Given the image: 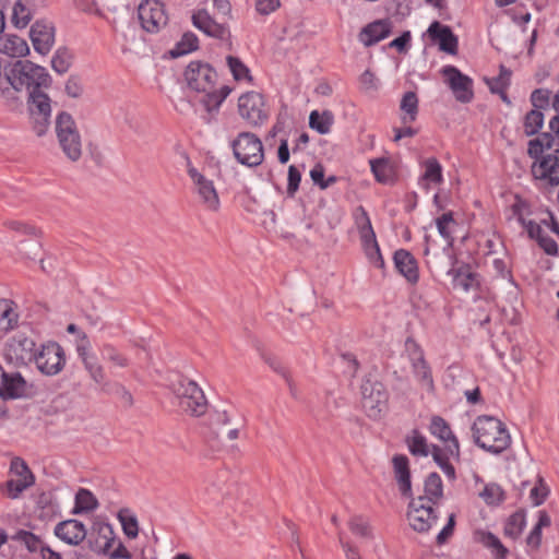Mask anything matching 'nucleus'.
<instances>
[{"instance_id": "obj_14", "label": "nucleus", "mask_w": 559, "mask_h": 559, "mask_svg": "<svg viewBox=\"0 0 559 559\" xmlns=\"http://www.w3.org/2000/svg\"><path fill=\"white\" fill-rule=\"evenodd\" d=\"M425 499H412L408 504L407 520L411 527L419 533L428 532L438 520L432 507Z\"/></svg>"}, {"instance_id": "obj_58", "label": "nucleus", "mask_w": 559, "mask_h": 559, "mask_svg": "<svg viewBox=\"0 0 559 559\" xmlns=\"http://www.w3.org/2000/svg\"><path fill=\"white\" fill-rule=\"evenodd\" d=\"M10 471L16 475L19 478H22L24 480H28V476L31 477L32 484L35 483V477L33 473L31 472L27 464L20 457H14L11 461Z\"/></svg>"}, {"instance_id": "obj_42", "label": "nucleus", "mask_w": 559, "mask_h": 559, "mask_svg": "<svg viewBox=\"0 0 559 559\" xmlns=\"http://www.w3.org/2000/svg\"><path fill=\"white\" fill-rule=\"evenodd\" d=\"M98 507L97 499L95 496L85 488L79 489V491L75 495V506L73 513H86L90 511L95 510Z\"/></svg>"}, {"instance_id": "obj_32", "label": "nucleus", "mask_w": 559, "mask_h": 559, "mask_svg": "<svg viewBox=\"0 0 559 559\" xmlns=\"http://www.w3.org/2000/svg\"><path fill=\"white\" fill-rule=\"evenodd\" d=\"M476 540L491 551L493 559H507L509 550L493 533L488 531H477Z\"/></svg>"}, {"instance_id": "obj_7", "label": "nucleus", "mask_w": 559, "mask_h": 559, "mask_svg": "<svg viewBox=\"0 0 559 559\" xmlns=\"http://www.w3.org/2000/svg\"><path fill=\"white\" fill-rule=\"evenodd\" d=\"M361 403L366 415L371 419H380L388 409L389 393L384 384L370 377L364 379Z\"/></svg>"}, {"instance_id": "obj_27", "label": "nucleus", "mask_w": 559, "mask_h": 559, "mask_svg": "<svg viewBox=\"0 0 559 559\" xmlns=\"http://www.w3.org/2000/svg\"><path fill=\"white\" fill-rule=\"evenodd\" d=\"M392 29L390 20H377L366 25L360 34L359 40L366 46L370 47L386 38Z\"/></svg>"}, {"instance_id": "obj_9", "label": "nucleus", "mask_w": 559, "mask_h": 559, "mask_svg": "<svg viewBox=\"0 0 559 559\" xmlns=\"http://www.w3.org/2000/svg\"><path fill=\"white\" fill-rule=\"evenodd\" d=\"M405 349L415 379L427 392H432L435 390V381L431 368L425 358L424 349L415 340L411 337H408L405 342Z\"/></svg>"}, {"instance_id": "obj_2", "label": "nucleus", "mask_w": 559, "mask_h": 559, "mask_svg": "<svg viewBox=\"0 0 559 559\" xmlns=\"http://www.w3.org/2000/svg\"><path fill=\"white\" fill-rule=\"evenodd\" d=\"M185 79L189 88L204 95L201 103L206 115L202 116V119L210 123L231 90L227 85L216 87L217 72L209 63L201 61H191L188 64Z\"/></svg>"}, {"instance_id": "obj_1", "label": "nucleus", "mask_w": 559, "mask_h": 559, "mask_svg": "<svg viewBox=\"0 0 559 559\" xmlns=\"http://www.w3.org/2000/svg\"><path fill=\"white\" fill-rule=\"evenodd\" d=\"M527 154L533 158L531 175L534 186L551 191L559 186V141L545 132L528 142Z\"/></svg>"}, {"instance_id": "obj_35", "label": "nucleus", "mask_w": 559, "mask_h": 559, "mask_svg": "<svg viewBox=\"0 0 559 559\" xmlns=\"http://www.w3.org/2000/svg\"><path fill=\"white\" fill-rule=\"evenodd\" d=\"M19 314L15 304L10 299H0V332L8 333L17 325Z\"/></svg>"}, {"instance_id": "obj_45", "label": "nucleus", "mask_w": 559, "mask_h": 559, "mask_svg": "<svg viewBox=\"0 0 559 559\" xmlns=\"http://www.w3.org/2000/svg\"><path fill=\"white\" fill-rule=\"evenodd\" d=\"M333 124V116L330 111L320 114L317 110L310 112L309 126L320 134H328Z\"/></svg>"}, {"instance_id": "obj_64", "label": "nucleus", "mask_w": 559, "mask_h": 559, "mask_svg": "<svg viewBox=\"0 0 559 559\" xmlns=\"http://www.w3.org/2000/svg\"><path fill=\"white\" fill-rule=\"evenodd\" d=\"M531 102L535 108H546L550 102V92L545 88H537L531 94Z\"/></svg>"}, {"instance_id": "obj_11", "label": "nucleus", "mask_w": 559, "mask_h": 559, "mask_svg": "<svg viewBox=\"0 0 559 559\" xmlns=\"http://www.w3.org/2000/svg\"><path fill=\"white\" fill-rule=\"evenodd\" d=\"M238 112L250 127H260L269 118L264 98L258 92H248L239 97Z\"/></svg>"}, {"instance_id": "obj_13", "label": "nucleus", "mask_w": 559, "mask_h": 559, "mask_svg": "<svg viewBox=\"0 0 559 559\" xmlns=\"http://www.w3.org/2000/svg\"><path fill=\"white\" fill-rule=\"evenodd\" d=\"M28 109L33 130L38 136H43L50 124L51 106L47 94L41 91L29 93Z\"/></svg>"}, {"instance_id": "obj_12", "label": "nucleus", "mask_w": 559, "mask_h": 559, "mask_svg": "<svg viewBox=\"0 0 559 559\" xmlns=\"http://www.w3.org/2000/svg\"><path fill=\"white\" fill-rule=\"evenodd\" d=\"M34 362L43 374H58L66 365L64 350L58 343L48 342L37 350Z\"/></svg>"}, {"instance_id": "obj_61", "label": "nucleus", "mask_w": 559, "mask_h": 559, "mask_svg": "<svg viewBox=\"0 0 559 559\" xmlns=\"http://www.w3.org/2000/svg\"><path fill=\"white\" fill-rule=\"evenodd\" d=\"M492 267L497 276L501 278H507L508 282L516 287V283L513 278L511 269L509 267L508 263L500 258H496L492 261Z\"/></svg>"}, {"instance_id": "obj_20", "label": "nucleus", "mask_w": 559, "mask_h": 559, "mask_svg": "<svg viewBox=\"0 0 559 559\" xmlns=\"http://www.w3.org/2000/svg\"><path fill=\"white\" fill-rule=\"evenodd\" d=\"M429 431L433 437L444 443L445 451L449 455L459 457V440L444 418L441 416H432L430 419Z\"/></svg>"}, {"instance_id": "obj_57", "label": "nucleus", "mask_w": 559, "mask_h": 559, "mask_svg": "<svg viewBox=\"0 0 559 559\" xmlns=\"http://www.w3.org/2000/svg\"><path fill=\"white\" fill-rule=\"evenodd\" d=\"M100 355L103 359L108 360L118 367L123 368L128 366V359L110 344L103 345L100 348Z\"/></svg>"}, {"instance_id": "obj_47", "label": "nucleus", "mask_w": 559, "mask_h": 559, "mask_svg": "<svg viewBox=\"0 0 559 559\" xmlns=\"http://www.w3.org/2000/svg\"><path fill=\"white\" fill-rule=\"evenodd\" d=\"M72 52L66 47H60L56 50L55 55L52 56L51 67L57 73L63 74L68 72V70L70 69L72 64Z\"/></svg>"}, {"instance_id": "obj_6", "label": "nucleus", "mask_w": 559, "mask_h": 559, "mask_svg": "<svg viewBox=\"0 0 559 559\" xmlns=\"http://www.w3.org/2000/svg\"><path fill=\"white\" fill-rule=\"evenodd\" d=\"M56 134L64 155L76 162L82 155V142L75 121L68 112H60L56 118Z\"/></svg>"}, {"instance_id": "obj_53", "label": "nucleus", "mask_w": 559, "mask_h": 559, "mask_svg": "<svg viewBox=\"0 0 559 559\" xmlns=\"http://www.w3.org/2000/svg\"><path fill=\"white\" fill-rule=\"evenodd\" d=\"M233 421L231 416L228 414L226 409L219 411L214 409L209 415V425L214 433L218 435L219 431L225 427L230 425Z\"/></svg>"}, {"instance_id": "obj_24", "label": "nucleus", "mask_w": 559, "mask_h": 559, "mask_svg": "<svg viewBox=\"0 0 559 559\" xmlns=\"http://www.w3.org/2000/svg\"><path fill=\"white\" fill-rule=\"evenodd\" d=\"M394 266L397 272L412 285L419 281V269L415 257L405 249H399L393 254Z\"/></svg>"}, {"instance_id": "obj_31", "label": "nucleus", "mask_w": 559, "mask_h": 559, "mask_svg": "<svg viewBox=\"0 0 559 559\" xmlns=\"http://www.w3.org/2000/svg\"><path fill=\"white\" fill-rule=\"evenodd\" d=\"M0 52L12 58L24 57L29 52V47L24 38L13 34L0 36Z\"/></svg>"}, {"instance_id": "obj_21", "label": "nucleus", "mask_w": 559, "mask_h": 559, "mask_svg": "<svg viewBox=\"0 0 559 559\" xmlns=\"http://www.w3.org/2000/svg\"><path fill=\"white\" fill-rule=\"evenodd\" d=\"M115 544L116 534L110 524L98 522L93 525L90 547L94 552L99 555L109 554Z\"/></svg>"}, {"instance_id": "obj_22", "label": "nucleus", "mask_w": 559, "mask_h": 559, "mask_svg": "<svg viewBox=\"0 0 559 559\" xmlns=\"http://www.w3.org/2000/svg\"><path fill=\"white\" fill-rule=\"evenodd\" d=\"M55 535L63 543L78 546L87 535L85 525L75 519H69L58 523L53 530Z\"/></svg>"}, {"instance_id": "obj_5", "label": "nucleus", "mask_w": 559, "mask_h": 559, "mask_svg": "<svg viewBox=\"0 0 559 559\" xmlns=\"http://www.w3.org/2000/svg\"><path fill=\"white\" fill-rule=\"evenodd\" d=\"M173 392L179 408L191 416L205 414L207 401L199 384L188 378H180L173 384Z\"/></svg>"}, {"instance_id": "obj_26", "label": "nucleus", "mask_w": 559, "mask_h": 559, "mask_svg": "<svg viewBox=\"0 0 559 559\" xmlns=\"http://www.w3.org/2000/svg\"><path fill=\"white\" fill-rule=\"evenodd\" d=\"M25 380L19 372L8 373L0 366V396L17 399L25 392Z\"/></svg>"}, {"instance_id": "obj_41", "label": "nucleus", "mask_w": 559, "mask_h": 559, "mask_svg": "<svg viewBox=\"0 0 559 559\" xmlns=\"http://www.w3.org/2000/svg\"><path fill=\"white\" fill-rule=\"evenodd\" d=\"M360 241H361L364 252H365L367 259L369 260V262L378 269H383L385 263H384V259L381 254L380 247L377 241L376 235L370 238L362 239Z\"/></svg>"}, {"instance_id": "obj_29", "label": "nucleus", "mask_w": 559, "mask_h": 559, "mask_svg": "<svg viewBox=\"0 0 559 559\" xmlns=\"http://www.w3.org/2000/svg\"><path fill=\"white\" fill-rule=\"evenodd\" d=\"M424 173L419 177L418 185L426 192L430 190L432 185H441L443 182L442 166L436 157H429L421 163Z\"/></svg>"}, {"instance_id": "obj_46", "label": "nucleus", "mask_w": 559, "mask_h": 559, "mask_svg": "<svg viewBox=\"0 0 559 559\" xmlns=\"http://www.w3.org/2000/svg\"><path fill=\"white\" fill-rule=\"evenodd\" d=\"M479 497L488 506H499L506 500V492L502 487L496 483L485 485L480 491Z\"/></svg>"}, {"instance_id": "obj_63", "label": "nucleus", "mask_w": 559, "mask_h": 559, "mask_svg": "<svg viewBox=\"0 0 559 559\" xmlns=\"http://www.w3.org/2000/svg\"><path fill=\"white\" fill-rule=\"evenodd\" d=\"M549 493V489L546 484L540 479L538 485L534 486L530 491V498L532 500L533 506H539L544 503L547 496Z\"/></svg>"}, {"instance_id": "obj_16", "label": "nucleus", "mask_w": 559, "mask_h": 559, "mask_svg": "<svg viewBox=\"0 0 559 559\" xmlns=\"http://www.w3.org/2000/svg\"><path fill=\"white\" fill-rule=\"evenodd\" d=\"M192 24L209 37L221 41H230L231 34L226 23L214 20L206 10H198L192 14Z\"/></svg>"}, {"instance_id": "obj_33", "label": "nucleus", "mask_w": 559, "mask_h": 559, "mask_svg": "<svg viewBox=\"0 0 559 559\" xmlns=\"http://www.w3.org/2000/svg\"><path fill=\"white\" fill-rule=\"evenodd\" d=\"M424 496L416 499H425L427 503L437 504L443 496L442 479L438 473H430L424 484Z\"/></svg>"}, {"instance_id": "obj_50", "label": "nucleus", "mask_w": 559, "mask_h": 559, "mask_svg": "<svg viewBox=\"0 0 559 559\" xmlns=\"http://www.w3.org/2000/svg\"><path fill=\"white\" fill-rule=\"evenodd\" d=\"M198 46H199V39L195 36V34L188 32V33H185L182 35L180 41H178L176 44V47L171 51V55L174 57L183 56L191 51L197 50Z\"/></svg>"}, {"instance_id": "obj_54", "label": "nucleus", "mask_w": 559, "mask_h": 559, "mask_svg": "<svg viewBox=\"0 0 559 559\" xmlns=\"http://www.w3.org/2000/svg\"><path fill=\"white\" fill-rule=\"evenodd\" d=\"M431 454L435 462L440 466L443 473L450 478H455V468L449 462L448 456L444 454L443 450L438 445L431 447Z\"/></svg>"}, {"instance_id": "obj_18", "label": "nucleus", "mask_w": 559, "mask_h": 559, "mask_svg": "<svg viewBox=\"0 0 559 559\" xmlns=\"http://www.w3.org/2000/svg\"><path fill=\"white\" fill-rule=\"evenodd\" d=\"M56 28L52 22L37 20L29 29V37L36 52L46 56L55 45Z\"/></svg>"}, {"instance_id": "obj_4", "label": "nucleus", "mask_w": 559, "mask_h": 559, "mask_svg": "<svg viewBox=\"0 0 559 559\" xmlns=\"http://www.w3.org/2000/svg\"><path fill=\"white\" fill-rule=\"evenodd\" d=\"M7 79L15 91H39L50 83L47 70L29 60H17L7 73Z\"/></svg>"}, {"instance_id": "obj_28", "label": "nucleus", "mask_w": 559, "mask_h": 559, "mask_svg": "<svg viewBox=\"0 0 559 559\" xmlns=\"http://www.w3.org/2000/svg\"><path fill=\"white\" fill-rule=\"evenodd\" d=\"M447 275L452 278V286L465 293L479 286L478 274L473 272L468 264L451 267Z\"/></svg>"}, {"instance_id": "obj_51", "label": "nucleus", "mask_w": 559, "mask_h": 559, "mask_svg": "<svg viewBox=\"0 0 559 559\" xmlns=\"http://www.w3.org/2000/svg\"><path fill=\"white\" fill-rule=\"evenodd\" d=\"M544 124V115L540 110L533 109L525 115L524 132L526 135L536 134Z\"/></svg>"}, {"instance_id": "obj_3", "label": "nucleus", "mask_w": 559, "mask_h": 559, "mask_svg": "<svg viewBox=\"0 0 559 559\" xmlns=\"http://www.w3.org/2000/svg\"><path fill=\"white\" fill-rule=\"evenodd\" d=\"M472 431L476 445L491 454H500L511 444V436L507 427L496 417L478 416L472 426Z\"/></svg>"}, {"instance_id": "obj_17", "label": "nucleus", "mask_w": 559, "mask_h": 559, "mask_svg": "<svg viewBox=\"0 0 559 559\" xmlns=\"http://www.w3.org/2000/svg\"><path fill=\"white\" fill-rule=\"evenodd\" d=\"M188 175L195 186L197 193L203 206L209 211L217 212L221 206V202L213 181L205 178L191 165L188 168Z\"/></svg>"}, {"instance_id": "obj_52", "label": "nucleus", "mask_w": 559, "mask_h": 559, "mask_svg": "<svg viewBox=\"0 0 559 559\" xmlns=\"http://www.w3.org/2000/svg\"><path fill=\"white\" fill-rule=\"evenodd\" d=\"M229 70L236 81H251L249 68L237 57L228 56L226 58Z\"/></svg>"}, {"instance_id": "obj_44", "label": "nucleus", "mask_w": 559, "mask_h": 559, "mask_svg": "<svg viewBox=\"0 0 559 559\" xmlns=\"http://www.w3.org/2000/svg\"><path fill=\"white\" fill-rule=\"evenodd\" d=\"M526 526V516L522 511H516L512 513L504 525V535L516 539L523 532Z\"/></svg>"}, {"instance_id": "obj_37", "label": "nucleus", "mask_w": 559, "mask_h": 559, "mask_svg": "<svg viewBox=\"0 0 559 559\" xmlns=\"http://www.w3.org/2000/svg\"><path fill=\"white\" fill-rule=\"evenodd\" d=\"M353 218L360 240L370 238L376 235L369 214L364 206L359 205L354 210Z\"/></svg>"}, {"instance_id": "obj_39", "label": "nucleus", "mask_w": 559, "mask_h": 559, "mask_svg": "<svg viewBox=\"0 0 559 559\" xmlns=\"http://www.w3.org/2000/svg\"><path fill=\"white\" fill-rule=\"evenodd\" d=\"M370 169L378 182L388 183L393 178V169L390 159L380 157L369 160Z\"/></svg>"}, {"instance_id": "obj_60", "label": "nucleus", "mask_w": 559, "mask_h": 559, "mask_svg": "<svg viewBox=\"0 0 559 559\" xmlns=\"http://www.w3.org/2000/svg\"><path fill=\"white\" fill-rule=\"evenodd\" d=\"M360 90L365 93L377 92L380 86V82L370 70H366L359 76Z\"/></svg>"}, {"instance_id": "obj_8", "label": "nucleus", "mask_w": 559, "mask_h": 559, "mask_svg": "<svg viewBox=\"0 0 559 559\" xmlns=\"http://www.w3.org/2000/svg\"><path fill=\"white\" fill-rule=\"evenodd\" d=\"M230 147L238 163L248 167H257L264 160L261 140L251 132H240L231 142Z\"/></svg>"}, {"instance_id": "obj_40", "label": "nucleus", "mask_w": 559, "mask_h": 559, "mask_svg": "<svg viewBox=\"0 0 559 559\" xmlns=\"http://www.w3.org/2000/svg\"><path fill=\"white\" fill-rule=\"evenodd\" d=\"M228 476L229 473L227 471H222L216 475L207 477L204 490L209 496V499L215 500L221 493L224 492Z\"/></svg>"}, {"instance_id": "obj_38", "label": "nucleus", "mask_w": 559, "mask_h": 559, "mask_svg": "<svg viewBox=\"0 0 559 559\" xmlns=\"http://www.w3.org/2000/svg\"><path fill=\"white\" fill-rule=\"evenodd\" d=\"M406 445L408 451L414 456H428L431 453L430 445L428 444L427 438L418 430H413L409 436L406 437Z\"/></svg>"}, {"instance_id": "obj_48", "label": "nucleus", "mask_w": 559, "mask_h": 559, "mask_svg": "<svg viewBox=\"0 0 559 559\" xmlns=\"http://www.w3.org/2000/svg\"><path fill=\"white\" fill-rule=\"evenodd\" d=\"M436 226L440 236L448 240L449 243H452V234L454 231V227L456 226L453 213L451 211L443 213L436 219Z\"/></svg>"}, {"instance_id": "obj_10", "label": "nucleus", "mask_w": 559, "mask_h": 559, "mask_svg": "<svg viewBox=\"0 0 559 559\" xmlns=\"http://www.w3.org/2000/svg\"><path fill=\"white\" fill-rule=\"evenodd\" d=\"M142 28L151 34L159 33L168 23L165 4L159 0H143L138 7Z\"/></svg>"}, {"instance_id": "obj_30", "label": "nucleus", "mask_w": 559, "mask_h": 559, "mask_svg": "<svg viewBox=\"0 0 559 559\" xmlns=\"http://www.w3.org/2000/svg\"><path fill=\"white\" fill-rule=\"evenodd\" d=\"M551 525V519L545 510L537 512V522L526 537V552L532 555L537 552L542 545L543 528Z\"/></svg>"}, {"instance_id": "obj_34", "label": "nucleus", "mask_w": 559, "mask_h": 559, "mask_svg": "<svg viewBox=\"0 0 559 559\" xmlns=\"http://www.w3.org/2000/svg\"><path fill=\"white\" fill-rule=\"evenodd\" d=\"M33 0H16L12 8V24L20 29L25 28L33 17Z\"/></svg>"}, {"instance_id": "obj_36", "label": "nucleus", "mask_w": 559, "mask_h": 559, "mask_svg": "<svg viewBox=\"0 0 559 559\" xmlns=\"http://www.w3.org/2000/svg\"><path fill=\"white\" fill-rule=\"evenodd\" d=\"M418 103L419 100L415 92L404 93L400 104L402 111L401 120L404 124L414 122L417 119Z\"/></svg>"}, {"instance_id": "obj_59", "label": "nucleus", "mask_w": 559, "mask_h": 559, "mask_svg": "<svg viewBox=\"0 0 559 559\" xmlns=\"http://www.w3.org/2000/svg\"><path fill=\"white\" fill-rule=\"evenodd\" d=\"M31 481V477L28 476V480H24L22 478L19 479H9L5 484L8 495L12 499H16L24 490L28 487L33 486Z\"/></svg>"}, {"instance_id": "obj_62", "label": "nucleus", "mask_w": 559, "mask_h": 559, "mask_svg": "<svg viewBox=\"0 0 559 559\" xmlns=\"http://www.w3.org/2000/svg\"><path fill=\"white\" fill-rule=\"evenodd\" d=\"M300 181H301L300 170L296 166L290 165L288 167V176H287V193L289 195H294L297 192V190L299 189Z\"/></svg>"}, {"instance_id": "obj_25", "label": "nucleus", "mask_w": 559, "mask_h": 559, "mask_svg": "<svg viewBox=\"0 0 559 559\" xmlns=\"http://www.w3.org/2000/svg\"><path fill=\"white\" fill-rule=\"evenodd\" d=\"M392 465L401 495L407 498L412 497L413 491L408 457L404 454H395L392 457Z\"/></svg>"}, {"instance_id": "obj_15", "label": "nucleus", "mask_w": 559, "mask_h": 559, "mask_svg": "<svg viewBox=\"0 0 559 559\" xmlns=\"http://www.w3.org/2000/svg\"><path fill=\"white\" fill-rule=\"evenodd\" d=\"M441 72L457 102L465 104L473 99V80L468 75L454 66H445Z\"/></svg>"}, {"instance_id": "obj_55", "label": "nucleus", "mask_w": 559, "mask_h": 559, "mask_svg": "<svg viewBox=\"0 0 559 559\" xmlns=\"http://www.w3.org/2000/svg\"><path fill=\"white\" fill-rule=\"evenodd\" d=\"M511 73L502 66L500 74L487 81L489 90L493 94H503L510 85Z\"/></svg>"}, {"instance_id": "obj_23", "label": "nucleus", "mask_w": 559, "mask_h": 559, "mask_svg": "<svg viewBox=\"0 0 559 559\" xmlns=\"http://www.w3.org/2000/svg\"><path fill=\"white\" fill-rule=\"evenodd\" d=\"M428 35L431 40L439 45V49L450 55L457 52V37L448 25L435 21L428 27Z\"/></svg>"}, {"instance_id": "obj_43", "label": "nucleus", "mask_w": 559, "mask_h": 559, "mask_svg": "<svg viewBox=\"0 0 559 559\" xmlns=\"http://www.w3.org/2000/svg\"><path fill=\"white\" fill-rule=\"evenodd\" d=\"M117 518L121 524L124 535L129 538H135L139 534V524L136 516L128 508L120 509Z\"/></svg>"}, {"instance_id": "obj_56", "label": "nucleus", "mask_w": 559, "mask_h": 559, "mask_svg": "<svg viewBox=\"0 0 559 559\" xmlns=\"http://www.w3.org/2000/svg\"><path fill=\"white\" fill-rule=\"evenodd\" d=\"M16 539L31 552H39L45 544L38 536L28 531L17 532Z\"/></svg>"}, {"instance_id": "obj_19", "label": "nucleus", "mask_w": 559, "mask_h": 559, "mask_svg": "<svg viewBox=\"0 0 559 559\" xmlns=\"http://www.w3.org/2000/svg\"><path fill=\"white\" fill-rule=\"evenodd\" d=\"M36 343L33 338L25 335H16L9 343L7 355L17 365H27L34 361L36 356Z\"/></svg>"}, {"instance_id": "obj_49", "label": "nucleus", "mask_w": 559, "mask_h": 559, "mask_svg": "<svg viewBox=\"0 0 559 559\" xmlns=\"http://www.w3.org/2000/svg\"><path fill=\"white\" fill-rule=\"evenodd\" d=\"M348 527L354 535H356L360 538H366V539L373 538L372 527H371L369 521L360 515H355V516L350 518V520L348 522Z\"/></svg>"}]
</instances>
